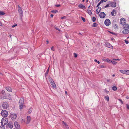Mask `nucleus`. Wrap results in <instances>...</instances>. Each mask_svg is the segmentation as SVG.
Returning a JSON list of instances; mask_svg holds the SVG:
<instances>
[{
  "label": "nucleus",
  "instance_id": "obj_1",
  "mask_svg": "<svg viewBox=\"0 0 129 129\" xmlns=\"http://www.w3.org/2000/svg\"><path fill=\"white\" fill-rule=\"evenodd\" d=\"M24 103V100L23 99H20L19 101V108L20 109H22L23 106V104Z\"/></svg>",
  "mask_w": 129,
  "mask_h": 129
},
{
  "label": "nucleus",
  "instance_id": "obj_2",
  "mask_svg": "<svg viewBox=\"0 0 129 129\" xmlns=\"http://www.w3.org/2000/svg\"><path fill=\"white\" fill-rule=\"evenodd\" d=\"M8 120L6 118H3L2 119L1 123L2 125H4L7 124L8 123Z\"/></svg>",
  "mask_w": 129,
  "mask_h": 129
},
{
  "label": "nucleus",
  "instance_id": "obj_3",
  "mask_svg": "<svg viewBox=\"0 0 129 129\" xmlns=\"http://www.w3.org/2000/svg\"><path fill=\"white\" fill-rule=\"evenodd\" d=\"M1 115L4 118H6L8 115V112L6 110H3L1 113Z\"/></svg>",
  "mask_w": 129,
  "mask_h": 129
},
{
  "label": "nucleus",
  "instance_id": "obj_4",
  "mask_svg": "<svg viewBox=\"0 0 129 129\" xmlns=\"http://www.w3.org/2000/svg\"><path fill=\"white\" fill-rule=\"evenodd\" d=\"M18 10L20 14V16L21 17H22L23 15V12L22 10L21 7L19 5L18 6Z\"/></svg>",
  "mask_w": 129,
  "mask_h": 129
},
{
  "label": "nucleus",
  "instance_id": "obj_5",
  "mask_svg": "<svg viewBox=\"0 0 129 129\" xmlns=\"http://www.w3.org/2000/svg\"><path fill=\"white\" fill-rule=\"evenodd\" d=\"M49 81H50V83L52 86L55 88H56V85L52 79H50L49 80Z\"/></svg>",
  "mask_w": 129,
  "mask_h": 129
},
{
  "label": "nucleus",
  "instance_id": "obj_6",
  "mask_svg": "<svg viewBox=\"0 0 129 129\" xmlns=\"http://www.w3.org/2000/svg\"><path fill=\"white\" fill-rule=\"evenodd\" d=\"M2 106L5 109H6L8 107V104L6 102H4L2 105Z\"/></svg>",
  "mask_w": 129,
  "mask_h": 129
},
{
  "label": "nucleus",
  "instance_id": "obj_7",
  "mask_svg": "<svg viewBox=\"0 0 129 129\" xmlns=\"http://www.w3.org/2000/svg\"><path fill=\"white\" fill-rule=\"evenodd\" d=\"M120 22L121 24L123 25H124L126 24V20L124 18H122L120 20Z\"/></svg>",
  "mask_w": 129,
  "mask_h": 129
},
{
  "label": "nucleus",
  "instance_id": "obj_8",
  "mask_svg": "<svg viewBox=\"0 0 129 129\" xmlns=\"http://www.w3.org/2000/svg\"><path fill=\"white\" fill-rule=\"evenodd\" d=\"M106 26H109L110 24V21L109 19H106L104 22Z\"/></svg>",
  "mask_w": 129,
  "mask_h": 129
},
{
  "label": "nucleus",
  "instance_id": "obj_9",
  "mask_svg": "<svg viewBox=\"0 0 129 129\" xmlns=\"http://www.w3.org/2000/svg\"><path fill=\"white\" fill-rule=\"evenodd\" d=\"M106 16L105 14L103 12H101L100 13L99 16L100 18H104Z\"/></svg>",
  "mask_w": 129,
  "mask_h": 129
},
{
  "label": "nucleus",
  "instance_id": "obj_10",
  "mask_svg": "<svg viewBox=\"0 0 129 129\" xmlns=\"http://www.w3.org/2000/svg\"><path fill=\"white\" fill-rule=\"evenodd\" d=\"M106 46L107 47L111 48L113 49V47L109 43L107 42L105 44Z\"/></svg>",
  "mask_w": 129,
  "mask_h": 129
},
{
  "label": "nucleus",
  "instance_id": "obj_11",
  "mask_svg": "<svg viewBox=\"0 0 129 129\" xmlns=\"http://www.w3.org/2000/svg\"><path fill=\"white\" fill-rule=\"evenodd\" d=\"M10 128L12 129L13 127V124L11 122H9L7 125Z\"/></svg>",
  "mask_w": 129,
  "mask_h": 129
},
{
  "label": "nucleus",
  "instance_id": "obj_12",
  "mask_svg": "<svg viewBox=\"0 0 129 129\" xmlns=\"http://www.w3.org/2000/svg\"><path fill=\"white\" fill-rule=\"evenodd\" d=\"M14 124L15 127L17 129L19 128L20 127V125L17 122H15Z\"/></svg>",
  "mask_w": 129,
  "mask_h": 129
},
{
  "label": "nucleus",
  "instance_id": "obj_13",
  "mask_svg": "<svg viewBox=\"0 0 129 129\" xmlns=\"http://www.w3.org/2000/svg\"><path fill=\"white\" fill-rule=\"evenodd\" d=\"M114 60H115L116 61L117 60H120V59H114L112 60L111 62L113 64H115L117 63V62H116Z\"/></svg>",
  "mask_w": 129,
  "mask_h": 129
},
{
  "label": "nucleus",
  "instance_id": "obj_14",
  "mask_svg": "<svg viewBox=\"0 0 129 129\" xmlns=\"http://www.w3.org/2000/svg\"><path fill=\"white\" fill-rule=\"evenodd\" d=\"M122 33L125 34H128L129 33V30L128 29H124L122 31Z\"/></svg>",
  "mask_w": 129,
  "mask_h": 129
},
{
  "label": "nucleus",
  "instance_id": "obj_15",
  "mask_svg": "<svg viewBox=\"0 0 129 129\" xmlns=\"http://www.w3.org/2000/svg\"><path fill=\"white\" fill-rule=\"evenodd\" d=\"M123 26L124 29H128L129 28V25L127 24H125Z\"/></svg>",
  "mask_w": 129,
  "mask_h": 129
},
{
  "label": "nucleus",
  "instance_id": "obj_16",
  "mask_svg": "<svg viewBox=\"0 0 129 129\" xmlns=\"http://www.w3.org/2000/svg\"><path fill=\"white\" fill-rule=\"evenodd\" d=\"M27 120V124L29 123L30 122L31 120V118L29 116H27L26 118Z\"/></svg>",
  "mask_w": 129,
  "mask_h": 129
},
{
  "label": "nucleus",
  "instance_id": "obj_17",
  "mask_svg": "<svg viewBox=\"0 0 129 129\" xmlns=\"http://www.w3.org/2000/svg\"><path fill=\"white\" fill-rule=\"evenodd\" d=\"M116 11L114 9L111 12V15L112 16H115L116 15Z\"/></svg>",
  "mask_w": 129,
  "mask_h": 129
},
{
  "label": "nucleus",
  "instance_id": "obj_18",
  "mask_svg": "<svg viewBox=\"0 0 129 129\" xmlns=\"http://www.w3.org/2000/svg\"><path fill=\"white\" fill-rule=\"evenodd\" d=\"M78 7H79L80 8L82 9H85V7L82 4H79L78 6Z\"/></svg>",
  "mask_w": 129,
  "mask_h": 129
},
{
  "label": "nucleus",
  "instance_id": "obj_19",
  "mask_svg": "<svg viewBox=\"0 0 129 129\" xmlns=\"http://www.w3.org/2000/svg\"><path fill=\"white\" fill-rule=\"evenodd\" d=\"M6 89L9 92H11L12 91V89L10 87H6Z\"/></svg>",
  "mask_w": 129,
  "mask_h": 129
},
{
  "label": "nucleus",
  "instance_id": "obj_20",
  "mask_svg": "<svg viewBox=\"0 0 129 129\" xmlns=\"http://www.w3.org/2000/svg\"><path fill=\"white\" fill-rule=\"evenodd\" d=\"M116 4L115 2H112L111 4V6L112 7H116Z\"/></svg>",
  "mask_w": 129,
  "mask_h": 129
},
{
  "label": "nucleus",
  "instance_id": "obj_21",
  "mask_svg": "<svg viewBox=\"0 0 129 129\" xmlns=\"http://www.w3.org/2000/svg\"><path fill=\"white\" fill-rule=\"evenodd\" d=\"M126 70H120L119 71L121 73L124 74H125Z\"/></svg>",
  "mask_w": 129,
  "mask_h": 129
},
{
  "label": "nucleus",
  "instance_id": "obj_22",
  "mask_svg": "<svg viewBox=\"0 0 129 129\" xmlns=\"http://www.w3.org/2000/svg\"><path fill=\"white\" fill-rule=\"evenodd\" d=\"M87 13L89 15H91L92 14V13L91 10H90L88 9L87 10Z\"/></svg>",
  "mask_w": 129,
  "mask_h": 129
},
{
  "label": "nucleus",
  "instance_id": "obj_23",
  "mask_svg": "<svg viewBox=\"0 0 129 129\" xmlns=\"http://www.w3.org/2000/svg\"><path fill=\"white\" fill-rule=\"evenodd\" d=\"M118 26L117 25V24H115L114 25V28L115 29H116L118 28Z\"/></svg>",
  "mask_w": 129,
  "mask_h": 129
},
{
  "label": "nucleus",
  "instance_id": "obj_24",
  "mask_svg": "<svg viewBox=\"0 0 129 129\" xmlns=\"http://www.w3.org/2000/svg\"><path fill=\"white\" fill-rule=\"evenodd\" d=\"M98 25V24L95 23H94L92 25V27H96Z\"/></svg>",
  "mask_w": 129,
  "mask_h": 129
},
{
  "label": "nucleus",
  "instance_id": "obj_25",
  "mask_svg": "<svg viewBox=\"0 0 129 129\" xmlns=\"http://www.w3.org/2000/svg\"><path fill=\"white\" fill-rule=\"evenodd\" d=\"M105 99L106 100H107L108 102L109 101V97L107 96H105Z\"/></svg>",
  "mask_w": 129,
  "mask_h": 129
},
{
  "label": "nucleus",
  "instance_id": "obj_26",
  "mask_svg": "<svg viewBox=\"0 0 129 129\" xmlns=\"http://www.w3.org/2000/svg\"><path fill=\"white\" fill-rule=\"evenodd\" d=\"M112 89L114 91L116 90L117 89V88L115 86H113L112 88Z\"/></svg>",
  "mask_w": 129,
  "mask_h": 129
},
{
  "label": "nucleus",
  "instance_id": "obj_27",
  "mask_svg": "<svg viewBox=\"0 0 129 129\" xmlns=\"http://www.w3.org/2000/svg\"><path fill=\"white\" fill-rule=\"evenodd\" d=\"M125 74L127 75H129V70H126Z\"/></svg>",
  "mask_w": 129,
  "mask_h": 129
},
{
  "label": "nucleus",
  "instance_id": "obj_28",
  "mask_svg": "<svg viewBox=\"0 0 129 129\" xmlns=\"http://www.w3.org/2000/svg\"><path fill=\"white\" fill-rule=\"evenodd\" d=\"M5 14V13L3 11H0V15H3Z\"/></svg>",
  "mask_w": 129,
  "mask_h": 129
},
{
  "label": "nucleus",
  "instance_id": "obj_29",
  "mask_svg": "<svg viewBox=\"0 0 129 129\" xmlns=\"http://www.w3.org/2000/svg\"><path fill=\"white\" fill-rule=\"evenodd\" d=\"M65 35L66 37V38L67 39H68L69 38V36L68 35V34L67 33H66L65 34Z\"/></svg>",
  "mask_w": 129,
  "mask_h": 129
},
{
  "label": "nucleus",
  "instance_id": "obj_30",
  "mask_svg": "<svg viewBox=\"0 0 129 129\" xmlns=\"http://www.w3.org/2000/svg\"><path fill=\"white\" fill-rule=\"evenodd\" d=\"M108 58H103L102 60L105 61H107Z\"/></svg>",
  "mask_w": 129,
  "mask_h": 129
},
{
  "label": "nucleus",
  "instance_id": "obj_31",
  "mask_svg": "<svg viewBox=\"0 0 129 129\" xmlns=\"http://www.w3.org/2000/svg\"><path fill=\"white\" fill-rule=\"evenodd\" d=\"M12 115L14 117L13 118L14 119H15L16 117V115L15 114H13Z\"/></svg>",
  "mask_w": 129,
  "mask_h": 129
},
{
  "label": "nucleus",
  "instance_id": "obj_32",
  "mask_svg": "<svg viewBox=\"0 0 129 129\" xmlns=\"http://www.w3.org/2000/svg\"><path fill=\"white\" fill-rule=\"evenodd\" d=\"M0 129H5V128L3 125H2L0 126Z\"/></svg>",
  "mask_w": 129,
  "mask_h": 129
},
{
  "label": "nucleus",
  "instance_id": "obj_33",
  "mask_svg": "<svg viewBox=\"0 0 129 129\" xmlns=\"http://www.w3.org/2000/svg\"><path fill=\"white\" fill-rule=\"evenodd\" d=\"M32 112V109H29L28 110V113L29 114H30Z\"/></svg>",
  "mask_w": 129,
  "mask_h": 129
},
{
  "label": "nucleus",
  "instance_id": "obj_34",
  "mask_svg": "<svg viewBox=\"0 0 129 129\" xmlns=\"http://www.w3.org/2000/svg\"><path fill=\"white\" fill-rule=\"evenodd\" d=\"M58 12V11L57 10H52L51 11V12L53 13H56Z\"/></svg>",
  "mask_w": 129,
  "mask_h": 129
},
{
  "label": "nucleus",
  "instance_id": "obj_35",
  "mask_svg": "<svg viewBox=\"0 0 129 129\" xmlns=\"http://www.w3.org/2000/svg\"><path fill=\"white\" fill-rule=\"evenodd\" d=\"M96 20L95 18V17H93L92 18V21L93 22H94Z\"/></svg>",
  "mask_w": 129,
  "mask_h": 129
},
{
  "label": "nucleus",
  "instance_id": "obj_36",
  "mask_svg": "<svg viewBox=\"0 0 129 129\" xmlns=\"http://www.w3.org/2000/svg\"><path fill=\"white\" fill-rule=\"evenodd\" d=\"M62 122L63 124V126H64L65 127L66 126V125H67V124L64 121H63Z\"/></svg>",
  "mask_w": 129,
  "mask_h": 129
},
{
  "label": "nucleus",
  "instance_id": "obj_37",
  "mask_svg": "<svg viewBox=\"0 0 129 129\" xmlns=\"http://www.w3.org/2000/svg\"><path fill=\"white\" fill-rule=\"evenodd\" d=\"M62 122L63 124V126H64L65 127L66 126V125H67V124L64 121H63Z\"/></svg>",
  "mask_w": 129,
  "mask_h": 129
},
{
  "label": "nucleus",
  "instance_id": "obj_38",
  "mask_svg": "<svg viewBox=\"0 0 129 129\" xmlns=\"http://www.w3.org/2000/svg\"><path fill=\"white\" fill-rule=\"evenodd\" d=\"M95 61L97 62L98 64H99L100 63V62L98 61L96 59H95L94 60Z\"/></svg>",
  "mask_w": 129,
  "mask_h": 129
},
{
  "label": "nucleus",
  "instance_id": "obj_39",
  "mask_svg": "<svg viewBox=\"0 0 129 129\" xmlns=\"http://www.w3.org/2000/svg\"><path fill=\"white\" fill-rule=\"evenodd\" d=\"M55 28L57 30H58V31H60V30L56 26L55 27Z\"/></svg>",
  "mask_w": 129,
  "mask_h": 129
},
{
  "label": "nucleus",
  "instance_id": "obj_40",
  "mask_svg": "<svg viewBox=\"0 0 129 129\" xmlns=\"http://www.w3.org/2000/svg\"><path fill=\"white\" fill-rule=\"evenodd\" d=\"M118 100L119 101L121 102V104H123V102L120 99H118Z\"/></svg>",
  "mask_w": 129,
  "mask_h": 129
},
{
  "label": "nucleus",
  "instance_id": "obj_41",
  "mask_svg": "<svg viewBox=\"0 0 129 129\" xmlns=\"http://www.w3.org/2000/svg\"><path fill=\"white\" fill-rule=\"evenodd\" d=\"M107 0H101L100 1L102 3H103V2H106Z\"/></svg>",
  "mask_w": 129,
  "mask_h": 129
},
{
  "label": "nucleus",
  "instance_id": "obj_42",
  "mask_svg": "<svg viewBox=\"0 0 129 129\" xmlns=\"http://www.w3.org/2000/svg\"><path fill=\"white\" fill-rule=\"evenodd\" d=\"M65 129H69V127L68 125H66V126L64 127Z\"/></svg>",
  "mask_w": 129,
  "mask_h": 129
},
{
  "label": "nucleus",
  "instance_id": "obj_43",
  "mask_svg": "<svg viewBox=\"0 0 129 129\" xmlns=\"http://www.w3.org/2000/svg\"><path fill=\"white\" fill-rule=\"evenodd\" d=\"M112 60L111 59H108V61L107 62H111V61H112Z\"/></svg>",
  "mask_w": 129,
  "mask_h": 129
},
{
  "label": "nucleus",
  "instance_id": "obj_44",
  "mask_svg": "<svg viewBox=\"0 0 129 129\" xmlns=\"http://www.w3.org/2000/svg\"><path fill=\"white\" fill-rule=\"evenodd\" d=\"M99 8H98V9H97L96 10V12L98 13H99L100 11V10H98V9Z\"/></svg>",
  "mask_w": 129,
  "mask_h": 129
},
{
  "label": "nucleus",
  "instance_id": "obj_45",
  "mask_svg": "<svg viewBox=\"0 0 129 129\" xmlns=\"http://www.w3.org/2000/svg\"><path fill=\"white\" fill-rule=\"evenodd\" d=\"M49 67L48 68V69H47L46 72V73L47 74H48V72L49 71Z\"/></svg>",
  "mask_w": 129,
  "mask_h": 129
},
{
  "label": "nucleus",
  "instance_id": "obj_46",
  "mask_svg": "<svg viewBox=\"0 0 129 129\" xmlns=\"http://www.w3.org/2000/svg\"><path fill=\"white\" fill-rule=\"evenodd\" d=\"M51 50H52V51H54V50H55L54 49V48L53 46L51 48Z\"/></svg>",
  "mask_w": 129,
  "mask_h": 129
},
{
  "label": "nucleus",
  "instance_id": "obj_47",
  "mask_svg": "<svg viewBox=\"0 0 129 129\" xmlns=\"http://www.w3.org/2000/svg\"><path fill=\"white\" fill-rule=\"evenodd\" d=\"M77 55L76 53L74 54V57L75 58L76 57H77Z\"/></svg>",
  "mask_w": 129,
  "mask_h": 129
},
{
  "label": "nucleus",
  "instance_id": "obj_48",
  "mask_svg": "<svg viewBox=\"0 0 129 129\" xmlns=\"http://www.w3.org/2000/svg\"><path fill=\"white\" fill-rule=\"evenodd\" d=\"M81 18H82V20L84 21V22H85V19L83 17H81Z\"/></svg>",
  "mask_w": 129,
  "mask_h": 129
},
{
  "label": "nucleus",
  "instance_id": "obj_49",
  "mask_svg": "<svg viewBox=\"0 0 129 129\" xmlns=\"http://www.w3.org/2000/svg\"><path fill=\"white\" fill-rule=\"evenodd\" d=\"M101 3H102L100 2L97 5V7H99Z\"/></svg>",
  "mask_w": 129,
  "mask_h": 129
},
{
  "label": "nucleus",
  "instance_id": "obj_50",
  "mask_svg": "<svg viewBox=\"0 0 129 129\" xmlns=\"http://www.w3.org/2000/svg\"><path fill=\"white\" fill-rule=\"evenodd\" d=\"M126 105L127 108L129 110V105L127 104Z\"/></svg>",
  "mask_w": 129,
  "mask_h": 129
},
{
  "label": "nucleus",
  "instance_id": "obj_51",
  "mask_svg": "<svg viewBox=\"0 0 129 129\" xmlns=\"http://www.w3.org/2000/svg\"><path fill=\"white\" fill-rule=\"evenodd\" d=\"M100 67L101 68H106V67L105 66L103 65H102L100 66Z\"/></svg>",
  "mask_w": 129,
  "mask_h": 129
},
{
  "label": "nucleus",
  "instance_id": "obj_52",
  "mask_svg": "<svg viewBox=\"0 0 129 129\" xmlns=\"http://www.w3.org/2000/svg\"><path fill=\"white\" fill-rule=\"evenodd\" d=\"M125 42L126 44H127L129 43L128 42V41H126V40H125Z\"/></svg>",
  "mask_w": 129,
  "mask_h": 129
},
{
  "label": "nucleus",
  "instance_id": "obj_53",
  "mask_svg": "<svg viewBox=\"0 0 129 129\" xmlns=\"http://www.w3.org/2000/svg\"><path fill=\"white\" fill-rule=\"evenodd\" d=\"M55 6L57 7H60V5L59 4L58 5H56Z\"/></svg>",
  "mask_w": 129,
  "mask_h": 129
},
{
  "label": "nucleus",
  "instance_id": "obj_54",
  "mask_svg": "<svg viewBox=\"0 0 129 129\" xmlns=\"http://www.w3.org/2000/svg\"><path fill=\"white\" fill-rule=\"evenodd\" d=\"M17 25V24H14V25H12V27H15V26H16Z\"/></svg>",
  "mask_w": 129,
  "mask_h": 129
},
{
  "label": "nucleus",
  "instance_id": "obj_55",
  "mask_svg": "<svg viewBox=\"0 0 129 129\" xmlns=\"http://www.w3.org/2000/svg\"><path fill=\"white\" fill-rule=\"evenodd\" d=\"M66 18V17L63 16V17H61V18L62 19H63L65 18Z\"/></svg>",
  "mask_w": 129,
  "mask_h": 129
},
{
  "label": "nucleus",
  "instance_id": "obj_56",
  "mask_svg": "<svg viewBox=\"0 0 129 129\" xmlns=\"http://www.w3.org/2000/svg\"><path fill=\"white\" fill-rule=\"evenodd\" d=\"M109 5L107 4L105 6V8H107V7H109Z\"/></svg>",
  "mask_w": 129,
  "mask_h": 129
},
{
  "label": "nucleus",
  "instance_id": "obj_57",
  "mask_svg": "<svg viewBox=\"0 0 129 129\" xmlns=\"http://www.w3.org/2000/svg\"><path fill=\"white\" fill-rule=\"evenodd\" d=\"M0 26H2V23L0 21Z\"/></svg>",
  "mask_w": 129,
  "mask_h": 129
},
{
  "label": "nucleus",
  "instance_id": "obj_58",
  "mask_svg": "<svg viewBox=\"0 0 129 129\" xmlns=\"http://www.w3.org/2000/svg\"><path fill=\"white\" fill-rule=\"evenodd\" d=\"M53 14H51L50 16L51 17H53Z\"/></svg>",
  "mask_w": 129,
  "mask_h": 129
},
{
  "label": "nucleus",
  "instance_id": "obj_59",
  "mask_svg": "<svg viewBox=\"0 0 129 129\" xmlns=\"http://www.w3.org/2000/svg\"><path fill=\"white\" fill-rule=\"evenodd\" d=\"M46 42L47 44L49 43V41L48 40H47Z\"/></svg>",
  "mask_w": 129,
  "mask_h": 129
},
{
  "label": "nucleus",
  "instance_id": "obj_60",
  "mask_svg": "<svg viewBox=\"0 0 129 129\" xmlns=\"http://www.w3.org/2000/svg\"><path fill=\"white\" fill-rule=\"evenodd\" d=\"M65 93L66 94H67V91H65Z\"/></svg>",
  "mask_w": 129,
  "mask_h": 129
},
{
  "label": "nucleus",
  "instance_id": "obj_61",
  "mask_svg": "<svg viewBox=\"0 0 129 129\" xmlns=\"http://www.w3.org/2000/svg\"><path fill=\"white\" fill-rule=\"evenodd\" d=\"M126 98L127 99H128L129 98V97H128V96H126Z\"/></svg>",
  "mask_w": 129,
  "mask_h": 129
},
{
  "label": "nucleus",
  "instance_id": "obj_62",
  "mask_svg": "<svg viewBox=\"0 0 129 129\" xmlns=\"http://www.w3.org/2000/svg\"><path fill=\"white\" fill-rule=\"evenodd\" d=\"M115 76V75H114V74L113 75H112V76L113 77H114Z\"/></svg>",
  "mask_w": 129,
  "mask_h": 129
},
{
  "label": "nucleus",
  "instance_id": "obj_63",
  "mask_svg": "<svg viewBox=\"0 0 129 129\" xmlns=\"http://www.w3.org/2000/svg\"><path fill=\"white\" fill-rule=\"evenodd\" d=\"M110 33H111V34H113V33L112 32H110Z\"/></svg>",
  "mask_w": 129,
  "mask_h": 129
},
{
  "label": "nucleus",
  "instance_id": "obj_64",
  "mask_svg": "<svg viewBox=\"0 0 129 129\" xmlns=\"http://www.w3.org/2000/svg\"><path fill=\"white\" fill-rule=\"evenodd\" d=\"M84 0H82V2H84Z\"/></svg>",
  "mask_w": 129,
  "mask_h": 129
}]
</instances>
